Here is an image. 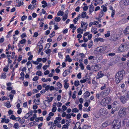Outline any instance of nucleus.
<instances>
[{
	"label": "nucleus",
	"instance_id": "f257e3e1",
	"mask_svg": "<svg viewBox=\"0 0 129 129\" xmlns=\"http://www.w3.org/2000/svg\"><path fill=\"white\" fill-rule=\"evenodd\" d=\"M125 73V71H124L122 70L119 71L116 74L115 76V81L117 83H119L120 80L122 79L123 74Z\"/></svg>",
	"mask_w": 129,
	"mask_h": 129
},
{
	"label": "nucleus",
	"instance_id": "f03ea898",
	"mask_svg": "<svg viewBox=\"0 0 129 129\" xmlns=\"http://www.w3.org/2000/svg\"><path fill=\"white\" fill-rule=\"evenodd\" d=\"M112 125L115 129H118L121 126V121L119 120L115 119L113 122Z\"/></svg>",
	"mask_w": 129,
	"mask_h": 129
},
{
	"label": "nucleus",
	"instance_id": "7ed1b4c3",
	"mask_svg": "<svg viewBox=\"0 0 129 129\" xmlns=\"http://www.w3.org/2000/svg\"><path fill=\"white\" fill-rule=\"evenodd\" d=\"M111 101V98L108 96L103 99L101 101L100 103L102 105H106L109 104Z\"/></svg>",
	"mask_w": 129,
	"mask_h": 129
},
{
	"label": "nucleus",
	"instance_id": "20e7f679",
	"mask_svg": "<svg viewBox=\"0 0 129 129\" xmlns=\"http://www.w3.org/2000/svg\"><path fill=\"white\" fill-rule=\"evenodd\" d=\"M110 91V88H107L104 91H102L100 93V96L103 98L108 95Z\"/></svg>",
	"mask_w": 129,
	"mask_h": 129
},
{
	"label": "nucleus",
	"instance_id": "39448f33",
	"mask_svg": "<svg viewBox=\"0 0 129 129\" xmlns=\"http://www.w3.org/2000/svg\"><path fill=\"white\" fill-rule=\"evenodd\" d=\"M129 48L128 45L125 44L121 45L119 48V50L121 52H123L128 50Z\"/></svg>",
	"mask_w": 129,
	"mask_h": 129
},
{
	"label": "nucleus",
	"instance_id": "423d86ee",
	"mask_svg": "<svg viewBox=\"0 0 129 129\" xmlns=\"http://www.w3.org/2000/svg\"><path fill=\"white\" fill-rule=\"evenodd\" d=\"M127 109V108H125L121 109L119 111L120 116L121 117H123L127 114L128 113L126 112Z\"/></svg>",
	"mask_w": 129,
	"mask_h": 129
},
{
	"label": "nucleus",
	"instance_id": "0eeeda50",
	"mask_svg": "<svg viewBox=\"0 0 129 129\" xmlns=\"http://www.w3.org/2000/svg\"><path fill=\"white\" fill-rule=\"evenodd\" d=\"M107 46H100L98 47V51L100 52H103L106 50Z\"/></svg>",
	"mask_w": 129,
	"mask_h": 129
},
{
	"label": "nucleus",
	"instance_id": "6e6552de",
	"mask_svg": "<svg viewBox=\"0 0 129 129\" xmlns=\"http://www.w3.org/2000/svg\"><path fill=\"white\" fill-rule=\"evenodd\" d=\"M100 112L101 114L103 115H105L107 113L106 110L104 108H101V109Z\"/></svg>",
	"mask_w": 129,
	"mask_h": 129
},
{
	"label": "nucleus",
	"instance_id": "1a4fd4ad",
	"mask_svg": "<svg viewBox=\"0 0 129 129\" xmlns=\"http://www.w3.org/2000/svg\"><path fill=\"white\" fill-rule=\"evenodd\" d=\"M104 75V74L102 73V72L101 71H100L96 75V78L97 79H99L102 78Z\"/></svg>",
	"mask_w": 129,
	"mask_h": 129
},
{
	"label": "nucleus",
	"instance_id": "9d476101",
	"mask_svg": "<svg viewBox=\"0 0 129 129\" xmlns=\"http://www.w3.org/2000/svg\"><path fill=\"white\" fill-rule=\"evenodd\" d=\"M101 68V66L100 65L96 64L94 66V69L95 71H97L100 70Z\"/></svg>",
	"mask_w": 129,
	"mask_h": 129
},
{
	"label": "nucleus",
	"instance_id": "9b49d317",
	"mask_svg": "<svg viewBox=\"0 0 129 129\" xmlns=\"http://www.w3.org/2000/svg\"><path fill=\"white\" fill-rule=\"evenodd\" d=\"M105 40L102 38H95L94 40V42H97L99 41H100L101 42H103L105 41Z\"/></svg>",
	"mask_w": 129,
	"mask_h": 129
},
{
	"label": "nucleus",
	"instance_id": "f8f14e48",
	"mask_svg": "<svg viewBox=\"0 0 129 129\" xmlns=\"http://www.w3.org/2000/svg\"><path fill=\"white\" fill-rule=\"evenodd\" d=\"M112 105L113 107L115 108V110H116L119 106V104L116 101L113 102Z\"/></svg>",
	"mask_w": 129,
	"mask_h": 129
},
{
	"label": "nucleus",
	"instance_id": "ddd939ff",
	"mask_svg": "<svg viewBox=\"0 0 129 129\" xmlns=\"http://www.w3.org/2000/svg\"><path fill=\"white\" fill-rule=\"evenodd\" d=\"M120 99L121 101L123 103H125L127 101L125 96H121L120 98Z\"/></svg>",
	"mask_w": 129,
	"mask_h": 129
},
{
	"label": "nucleus",
	"instance_id": "4468645a",
	"mask_svg": "<svg viewBox=\"0 0 129 129\" xmlns=\"http://www.w3.org/2000/svg\"><path fill=\"white\" fill-rule=\"evenodd\" d=\"M64 81V87L65 89H67L69 87V84L67 83L68 81L67 80H65Z\"/></svg>",
	"mask_w": 129,
	"mask_h": 129
},
{
	"label": "nucleus",
	"instance_id": "2eb2a0df",
	"mask_svg": "<svg viewBox=\"0 0 129 129\" xmlns=\"http://www.w3.org/2000/svg\"><path fill=\"white\" fill-rule=\"evenodd\" d=\"M125 34H129V26H127L124 31Z\"/></svg>",
	"mask_w": 129,
	"mask_h": 129
},
{
	"label": "nucleus",
	"instance_id": "dca6fc26",
	"mask_svg": "<svg viewBox=\"0 0 129 129\" xmlns=\"http://www.w3.org/2000/svg\"><path fill=\"white\" fill-rule=\"evenodd\" d=\"M56 85L57 87L56 90H57V89H61L62 87V84L59 82H58L57 83Z\"/></svg>",
	"mask_w": 129,
	"mask_h": 129
},
{
	"label": "nucleus",
	"instance_id": "f3484780",
	"mask_svg": "<svg viewBox=\"0 0 129 129\" xmlns=\"http://www.w3.org/2000/svg\"><path fill=\"white\" fill-rule=\"evenodd\" d=\"M90 95V92L88 91H86L84 94V95L85 98H87V97H88Z\"/></svg>",
	"mask_w": 129,
	"mask_h": 129
},
{
	"label": "nucleus",
	"instance_id": "a211bd4d",
	"mask_svg": "<svg viewBox=\"0 0 129 129\" xmlns=\"http://www.w3.org/2000/svg\"><path fill=\"white\" fill-rule=\"evenodd\" d=\"M70 71L69 70H65L63 74V75L64 77L66 76L69 73Z\"/></svg>",
	"mask_w": 129,
	"mask_h": 129
},
{
	"label": "nucleus",
	"instance_id": "6ab92c4d",
	"mask_svg": "<svg viewBox=\"0 0 129 129\" xmlns=\"http://www.w3.org/2000/svg\"><path fill=\"white\" fill-rule=\"evenodd\" d=\"M86 13L85 12H83L81 13V17L82 18H84L85 17L86 15Z\"/></svg>",
	"mask_w": 129,
	"mask_h": 129
},
{
	"label": "nucleus",
	"instance_id": "aec40b11",
	"mask_svg": "<svg viewBox=\"0 0 129 129\" xmlns=\"http://www.w3.org/2000/svg\"><path fill=\"white\" fill-rule=\"evenodd\" d=\"M84 79L81 80H80V82L81 83H84L87 80V76H85L84 78Z\"/></svg>",
	"mask_w": 129,
	"mask_h": 129
},
{
	"label": "nucleus",
	"instance_id": "412c9836",
	"mask_svg": "<svg viewBox=\"0 0 129 129\" xmlns=\"http://www.w3.org/2000/svg\"><path fill=\"white\" fill-rule=\"evenodd\" d=\"M77 32L78 33H80L81 34H82L83 33V30L81 29L80 27L77 29Z\"/></svg>",
	"mask_w": 129,
	"mask_h": 129
},
{
	"label": "nucleus",
	"instance_id": "4be33fe9",
	"mask_svg": "<svg viewBox=\"0 0 129 129\" xmlns=\"http://www.w3.org/2000/svg\"><path fill=\"white\" fill-rule=\"evenodd\" d=\"M6 73H4L2 74L1 76V78L5 79L6 77Z\"/></svg>",
	"mask_w": 129,
	"mask_h": 129
},
{
	"label": "nucleus",
	"instance_id": "5701e85b",
	"mask_svg": "<svg viewBox=\"0 0 129 129\" xmlns=\"http://www.w3.org/2000/svg\"><path fill=\"white\" fill-rule=\"evenodd\" d=\"M19 124L18 123H16L14 124L13 127L15 128L18 129L19 127Z\"/></svg>",
	"mask_w": 129,
	"mask_h": 129
},
{
	"label": "nucleus",
	"instance_id": "b1692460",
	"mask_svg": "<svg viewBox=\"0 0 129 129\" xmlns=\"http://www.w3.org/2000/svg\"><path fill=\"white\" fill-rule=\"evenodd\" d=\"M24 0H16V2L18 4H20L23 5V1Z\"/></svg>",
	"mask_w": 129,
	"mask_h": 129
},
{
	"label": "nucleus",
	"instance_id": "393cba45",
	"mask_svg": "<svg viewBox=\"0 0 129 129\" xmlns=\"http://www.w3.org/2000/svg\"><path fill=\"white\" fill-rule=\"evenodd\" d=\"M34 102H35L36 104L37 105H39L40 104V102L39 100H36L35 99L34 100Z\"/></svg>",
	"mask_w": 129,
	"mask_h": 129
},
{
	"label": "nucleus",
	"instance_id": "a878e982",
	"mask_svg": "<svg viewBox=\"0 0 129 129\" xmlns=\"http://www.w3.org/2000/svg\"><path fill=\"white\" fill-rule=\"evenodd\" d=\"M64 14V12L63 11H59L57 13V15L58 16H62Z\"/></svg>",
	"mask_w": 129,
	"mask_h": 129
},
{
	"label": "nucleus",
	"instance_id": "bb28decb",
	"mask_svg": "<svg viewBox=\"0 0 129 129\" xmlns=\"http://www.w3.org/2000/svg\"><path fill=\"white\" fill-rule=\"evenodd\" d=\"M72 61V59L70 57H66V59L65 60V61H68L69 62H71Z\"/></svg>",
	"mask_w": 129,
	"mask_h": 129
},
{
	"label": "nucleus",
	"instance_id": "cd10ccee",
	"mask_svg": "<svg viewBox=\"0 0 129 129\" xmlns=\"http://www.w3.org/2000/svg\"><path fill=\"white\" fill-rule=\"evenodd\" d=\"M74 85L76 86H77L80 85L79 82L78 80L74 82Z\"/></svg>",
	"mask_w": 129,
	"mask_h": 129
},
{
	"label": "nucleus",
	"instance_id": "c85d7f7f",
	"mask_svg": "<svg viewBox=\"0 0 129 129\" xmlns=\"http://www.w3.org/2000/svg\"><path fill=\"white\" fill-rule=\"evenodd\" d=\"M26 41V40L25 39H23L20 41L18 43V45H19L20 44H22L24 43Z\"/></svg>",
	"mask_w": 129,
	"mask_h": 129
},
{
	"label": "nucleus",
	"instance_id": "c756f323",
	"mask_svg": "<svg viewBox=\"0 0 129 129\" xmlns=\"http://www.w3.org/2000/svg\"><path fill=\"white\" fill-rule=\"evenodd\" d=\"M124 4L125 6H127L129 5V0H125L124 3Z\"/></svg>",
	"mask_w": 129,
	"mask_h": 129
},
{
	"label": "nucleus",
	"instance_id": "7c9ffc66",
	"mask_svg": "<svg viewBox=\"0 0 129 129\" xmlns=\"http://www.w3.org/2000/svg\"><path fill=\"white\" fill-rule=\"evenodd\" d=\"M60 18L59 17H57L55 18V20L56 22H58L61 20Z\"/></svg>",
	"mask_w": 129,
	"mask_h": 129
},
{
	"label": "nucleus",
	"instance_id": "2f4dec72",
	"mask_svg": "<svg viewBox=\"0 0 129 129\" xmlns=\"http://www.w3.org/2000/svg\"><path fill=\"white\" fill-rule=\"evenodd\" d=\"M102 7L103 8V11L104 12H105L107 11V8L106 7H105L104 6H102Z\"/></svg>",
	"mask_w": 129,
	"mask_h": 129
},
{
	"label": "nucleus",
	"instance_id": "473e14b6",
	"mask_svg": "<svg viewBox=\"0 0 129 129\" xmlns=\"http://www.w3.org/2000/svg\"><path fill=\"white\" fill-rule=\"evenodd\" d=\"M42 66V64L41 63H40L38 66H37L36 68L38 70L40 69H41Z\"/></svg>",
	"mask_w": 129,
	"mask_h": 129
},
{
	"label": "nucleus",
	"instance_id": "72a5a7b5",
	"mask_svg": "<svg viewBox=\"0 0 129 129\" xmlns=\"http://www.w3.org/2000/svg\"><path fill=\"white\" fill-rule=\"evenodd\" d=\"M72 112H79V110L77 108H74L72 110Z\"/></svg>",
	"mask_w": 129,
	"mask_h": 129
},
{
	"label": "nucleus",
	"instance_id": "f704fd0d",
	"mask_svg": "<svg viewBox=\"0 0 129 129\" xmlns=\"http://www.w3.org/2000/svg\"><path fill=\"white\" fill-rule=\"evenodd\" d=\"M6 107L8 108H10L11 107L10 103L9 102H8L6 103Z\"/></svg>",
	"mask_w": 129,
	"mask_h": 129
},
{
	"label": "nucleus",
	"instance_id": "c9c22d12",
	"mask_svg": "<svg viewBox=\"0 0 129 129\" xmlns=\"http://www.w3.org/2000/svg\"><path fill=\"white\" fill-rule=\"evenodd\" d=\"M76 91H74L73 94V95L72 96V98L73 99H75V98H76Z\"/></svg>",
	"mask_w": 129,
	"mask_h": 129
},
{
	"label": "nucleus",
	"instance_id": "e433bc0d",
	"mask_svg": "<svg viewBox=\"0 0 129 129\" xmlns=\"http://www.w3.org/2000/svg\"><path fill=\"white\" fill-rule=\"evenodd\" d=\"M110 35V31H108L107 34L105 35V36L106 37H109Z\"/></svg>",
	"mask_w": 129,
	"mask_h": 129
},
{
	"label": "nucleus",
	"instance_id": "4c0bfd02",
	"mask_svg": "<svg viewBox=\"0 0 129 129\" xmlns=\"http://www.w3.org/2000/svg\"><path fill=\"white\" fill-rule=\"evenodd\" d=\"M10 118L13 120H15L16 119V118L15 117V116L13 115H11V117H10Z\"/></svg>",
	"mask_w": 129,
	"mask_h": 129
},
{
	"label": "nucleus",
	"instance_id": "58836bf2",
	"mask_svg": "<svg viewBox=\"0 0 129 129\" xmlns=\"http://www.w3.org/2000/svg\"><path fill=\"white\" fill-rule=\"evenodd\" d=\"M53 97H51L50 98L48 97L47 98V99L48 100L49 102H51L53 100Z\"/></svg>",
	"mask_w": 129,
	"mask_h": 129
},
{
	"label": "nucleus",
	"instance_id": "ea45409f",
	"mask_svg": "<svg viewBox=\"0 0 129 129\" xmlns=\"http://www.w3.org/2000/svg\"><path fill=\"white\" fill-rule=\"evenodd\" d=\"M104 14L103 12V11H101L100 13L99 17L100 18H101V17L103 16Z\"/></svg>",
	"mask_w": 129,
	"mask_h": 129
},
{
	"label": "nucleus",
	"instance_id": "a19ab883",
	"mask_svg": "<svg viewBox=\"0 0 129 129\" xmlns=\"http://www.w3.org/2000/svg\"><path fill=\"white\" fill-rule=\"evenodd\" d=\"M94 10V7H93V8H89V14H90Z\"/></svg>",
	"mask_w": 129,
	"mask_h": 129
},
{
	"label": "nucleus",
	"instance_id": "79ce46f5",
	"mask_svg": "<svg viewBox=\"0 0 129 129\" xmlns=\"http://www.w3.org/2000/svg\"><path fill=\"white\" fill-rule=\"evenodd\" d=\"M39 79V77L38 76H35L33 79V81H37Z\"/></svg>",
	"mask_w": 129,
	"mask_h": 129
},
{
	"label": "nucleus",
	"instance_id": "37998d69",
	"mask_svg": "<svg viewBox=\"0 0 129 129\" xmlns=\"http://www.w3.org/2000/svg\"><path fill=\"white\" fill-rule=\"evenodd\" d=\"M71 117V115L70 114L68 113L66 115V118L69 119Z\"/></svg>",
	"mask_w": 129,
	"mask_h": 129
},
{
	"label": "nucleus",
	"instance_id": "c03bdc74",
	"mask_svg": "<svg viewBox=\"0 0 129 129\" xmlns=\"http://www.w3.org/2000/svg\"><path fill=\"white\" fill-rule=\"evenodd\" d=\"M79 66L81 68V69L83 70L84 69V67L83 66V64L82 63H80L79 64Z\"/></svg>",
	"mask_w": 129,
	"mask_h": 129
},
{
	"label": "nucleus",
	"instance_id": "a18cd8bd",
	"mask_svg": "<svg viewBox=\"0 0 129 129\" xmlns=\"http://www.w3.org/2000/svg\"><path fill=\"white\" fill-rule=\"evenodd\" d=\"M115 14V11L114 10H113L112 11L111 16L112 18H113L114 17Z\"/></svg>",
	"mask_w": 129,
	"mask_h": 129
},
{
	"label": "nucleus",
	"instance_id": "49530a36",
	"mask_svg": "<svg viewBox=\"0 0 129 129\" xmlns=\"http://www.w3.org/2000/svg\"><path fill=\"white\" fill-rule=\"evenodd\" d=\"M51 51L50 49L47 50L46 51V54H49L51 52Z\"/></svg>",
	"mask_w": 129,
	"mask_h": 129
},
{
	"label": "nucleus",
	"instance_id": "de8ad7c7",
	"mask_svg": "<svg viewBox=\"0 0 129 129\" xmlns=\"http://www.w3.org/2000/svg\"><path fill=\"white\" fill-rule=\"evenodd\" d=\"M55 35V32L53 31L52 33L50 35V38H52Z\"/></svg>",
	"mask_w": 129,
	"mask_h": 129
},
{
	"label": "nucleus",
	"instance_id": "09e8293b",
	"mask_svg": "<svg viewBox=\"0 0 129 129\" xmlns=\"http://www.w3.org/2000/svg\"><path fill=\"white\" fill-rule=\"evenodd\" d=\"M21 37L22 38H23L24 37H26L27 36L25 33H23L21 35Z\"/></svg>",
	"mask_w": 129,
	"mask_h": 129
},
{
	"label": "nucleus",
	"instance_id": "8fccbe9b",
	"mask_svg": "<svg viewBox=\"0 0 129 129\" xmlns=\"http://www.w3.org/2000/svg\"><path fill=\"white\" fill-rule=\"evenodd\" d=\"M36 75L39 76H41L42 75V72L40 71H38L36 73Z\"/></svg>",
	"mask_w": 129,
	"mask_h": 129
},
{
	"label": "nucleus",
	"instance_id": "3c124183",
	"mask_svg": "<svg viewBox=\"0 0 129 129\" xmlns=\"http://www.w3.org/2000/svg\"><path fill=\"white\" fill-rule=\"evenodd\" d=\"M93 42L92 41L90 42L88 45V47L90 48L93 45Z\"/></svg>",
	"mask_w": 129,
	"mask_h": 129
},
{
	"label": "nucleus",
	"instance_id": "603ef678",
	"mask_svg": "<svg viewBox=\"0 0 129 129\" xmlns=\"http://www.w3.org/2000/svg\"><path fill=\"white\" fill-rule=\"evenodd\" d=\"M9 96L10 98V99L12 101V100L13 99V97H14L13 95H12L11 94L9 93Z\"/></svg>",
	"mask_w": 129,
	"mask_h": 129
},
{
	"label": "nucleus",
	"instance_id": "864d4df0",
	"mask_svg": "<svg viewBox=\"0 0 129 129\" xmlns=\"http://www.w3.org/2000/svg\"><path fill=\"white\" fill-rule=\"evenodd\" d=\"M57 108L56 107H54L53 108L52 111L53 112H55Z\"/></svg>",
	"mask_w": 129,
	"mask_h": 129
},
{
	"label": "nucleus",
	"instance_id": "5fc2aeb1",
	"mask_svg": "<svg viewBox=\"0 0 129 129\" xmlns=\"http://www.w3.org/2000/svg\"><path fill=\"white\" fill-rule=\"evenodd\" d=\"M27 16H23L21 17V20L22 21H23L24 19H26Z\"/></svg>",
	"mask_w": 129,
	"mask_h": 129
},
{
	"label": "nucleus",
	"instance_id": "6e6d98bb",
	"mask_svg": "<svg viewBox=\"0 0 129 129\" xmlns=\"http://www.w3.org/2000/svg\"><path fill=\"white\" fill-rule=\"evenodd\" d=\"M56 88H55L53 86H51L50 87V86L49 89L50 91L54 90V89H56Z\"/></svg>",
	"mask_w": 129,
	"mask_h": 129
},
{
	"label": "nucleus",
	"instance_id": "4d7b16f0",
	"mask_svg": "<svg viewBox=\"0 0 129 129\" xmlns=\"http://www.w3.org/2000/svg\"><path fill=\"white\" fill-rule=\"evenodd\" d=\"M97 30L96 28L92 27L91 28V32L92 33L94 32V33Z\"/></svg>",
	"mask_w": 129,
	"mask_h": 129
},
{
	"label": "nucleus",
	"instance_id": "13d9d810",
	"mask_svg": "<svg viewBox=\"0 0 129 129\" xmlns=\"http://www.w3.org/2000/svg\"><path fill=\"white\" fill-rule=\"evenodd\" d=\"M8 68L7 67H5L3 69V71L5 72H7L8 71Z\"/></svg>",
	"mask_w": 129,
	"mask_h": 129
},
{
	"label": "nucleus",
	"instance_id": "bf43d9fd",
	"mask_svg": "<svg viewBox=\"0 0 129 129\" xmlns=\"http://www.w3.org/2000/svg\"><path fill=\"white\" fill-rule=\"evenodd\" d=\"M81 73H79L78 74L77 77L78 78L80 79L81 78Z\"/></svg>",
	"mask_w": 129,
	"mask_h": 129
},
{
	"label": "nucleus",
	"instance_id": "052dcab7",
	"mask_svg": "<svg viewBox=\"0 0 129 129\" xmlns=\"http://www.w3.org/2000/svg\"><path fill=\"white\" fill-rule=\"evenodd\" d=\"M67 107L65 105H63L62 107V110H63V111H64L67 109Z\"/></svg>",
	"mask_w": 129,
	"mask_h": 129
},
{
	"label": "nucleus",
	"instance_id": "680f3d73",
	"mask_svg": "<svg viewBox=\"0 0 129 129\" xmlns=\"http://www.w3.org/2000/svg\"><path fill=\"white\" fill-rule=\"evenodd\" d=\"M96 98L98 99L99 98L100 96L102 98V97L101 96L100 94L99 93H96Z\"/></svg>",
	"mask_w": 129,
	"mask_h": 129
},
{
	"label": "nucleus",
	"instance_id": "e2e57ef3",
	"mask_svg": "<svg viewBox=\"0 0 129 129\" xmlns=\"http://www.w3.org/2000/svg\"><path fill=\"white\" fill-rule=\"evenodd\" d=\"M11 1H8L5 2V4L7 5H9L11 4Z\"/></svg>",
	"mask_w": 129,
	"mask_h": 129
},
{
	"label": "nucleus",
	"instance_id": "0e129e2a",
	"mask_svg": "<svg viewBox=\"0 0 129 129\" xmlns=\"http://www.w3.org/2000/svg\"><path fill=\"white\" fill-rule=\"evenodd\" d=\"M88 9V7L87 6H84L83 8V10L84 11H86Z\"/></svg>",
	"mask_w": 129,
	"mask_h": 129
},
{
	"label": "nucleus",
	"instance_id": "69168bd1",
	"mask_svg": "<svg viewBox=\"0 0 129 129\" xmlns=\"http://www.w3.org/2000/svg\"><path fill=\"white\" fill-rule=\"evenodd\" d=\"M106 84H104V85L101 87V90H103L105 88H106Z\"/></svg>",
	"mask_w": 129,
	"mask_h": 129
},
{
	"label": "nucleus",
	"instance_id": "338daca9",
	"mask_svg": "<svg viewBox=\"0 0 129 129\" xmlns=\"http://www.w3.org/2000/svg\"><path fill=\"white\" fill-rule=\"evenodd\" d=\"M23 83L24 86H27L28 85V82H23Z\"/></svg>",
	"mask_w": 129,
	"mask_h": 129
},
{
	"label": "nucleus",
	"instance_id": "774afa93",
	"mask_svg": "<svg viewBox=\"0 0 129 129\" xmlns=\"http://www.w3.org/2000/svg\"><path fill=\"white\" fill-rule=\"evenodd\" d=\"M50 88V85H48L46 86L45 87V91H47Z\"/></svg>",
	"mask_w": 129,
	"mask_h": 129
}]
</instances>
